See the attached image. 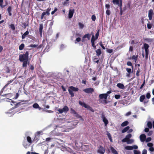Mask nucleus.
I'll use <instances>...</instances> for the list:
<instances>
[{
	"label": "nucleus",
	"instance_id": "obj_1",
	"mask_svg": "<svg viewBox=\"0 0 154 154\" xmlns=\"http://www.w3.org/2000/svg\"><path fill=\"white\" fill-rule=\"evenodd\" d=\"M29 55L28 51H26L25 54H20L19 56V60L20 62H23L22 66L23 67H26L27 64L29 63L28 62Z\"/></svg>",
	"mask_w": 154,
	"mask_h": 154
},
{
	"label": "nucleus",
	"instance_id": "obj_2",
	"mask_svg": "<svg viewBox=\"0 0 154 154\" xmlns=\"http://www.w3.org/2000/svg\"><path fill=\"white\" fill-rule=\"evenodd\" d=\"M112 92V91H107L106 93L100 94L99 96V99L98 101L100 103H102V99H107L108 94H110Z\"/></svg>",
	"mask_w": 154,
	"mask_h": 154
},
{
	"label": "nucleus",
	"instance_id": "obj_3",
	"mask_svg": "<svg viewBox=\"0 0 154 154\" xmlns=\"http://www.w3.org/2000/svg\"><path fill=\"white\" fill-rule=\"evenodd\" d=\"M79 104L82 106L84 107L87 109L89 110L91 112H94V111L92 108L90 106L87 105L85 103L82 102L81 101H79Z\"/></svg>",
	"mask_w": 154,
	"mask_h": 154
},
{
	"label": "nucleus",
	"instance_id": "obj_4",
	"mask_svg": "<svg viewBox=\"0 0 154 154\" xmlns=\"http://www.w3.org/2000/svg\"><path fill=\"white\" fill-rule=\"evenodd\" d=\"M143 45L145 51L146 58H147L148 57V55L149 52V50L148 49L149 45L148 44L146 43L144 44Z\"/></svg>",
	"mask_w": 154,
	"mask_h": 154
},
{
	"label": "nucleus",
	"instance_id": "obj_5",
	"mask_svg": "<svg viewBox=\"0 0 154 154\" xmlns=\"http://www.w3.org/2000/svg\"><path fill=\"white\" fill-rule=\"evenodd\" d=\"M69 109L68 106H65L62 109H59L58 111L60 113H62L63 112H67L69 110Z\"/></svg>",
	"mask_w": 154,
	"mask_h": 154
},
{
	"label": "nucleus",
	"instance_id": "obj_6",
	"mask_svg": "<svg viewBox=\"0 0 154 154\" xmlns=\"http://www.w3.org/2000/svg\"><path fill=\"white\" fill-rule=\"evenodd\" d=\"M51 10V8H48L46 10V11L43 12L41 15V19H43L44 16L46 14H47L48 16H49L50 15V11Z\"/></svg>",
	"mask_w": 154,
	"mask_h": 154
},
{
	"label": "nucleus",
	"instance_id": "obj_7",
	"mask_svg": "<svg viewBox=\"0 0 154 154\" xmlns=\"http://www.w3.org/2000/svg\"><path fill=\"white\" fill-rule=\"evenodd\" d=\"M83 91L87 94L92 93L94 91V89L93 88H89L84 89Z\"/></svg>",
	"mask_w": 154,
	"mask_h": 154
},
{
	"label": "nucleus",
	"instance_id": "obj_8",
	"mask_svg": "<svg viewBox=\"0 0 154 154\" xmlns=\"http://www.w3.org/2000/svg\"><path fill=\"white\" fill-rule=\"evenodd\" d=\"M97 152L100 154H104L105 152V149L102 146H100L97 150Z\"/></svg>",
	"mask_w": 154,
	"mask_h": 154
},
{
	"label": "nucleus",
	"instance_id": "obj_9",
	"mask_svg": "<svg viewBox=\"0 0 154 154\" xmlns=\"http://www.w3.org/2000/svg\"><path fill=\"white\" fill-rule=\"evenodd\" d=\"M112 3L114 4H116L117 5H118L121 8L122 5V3L121 0V1L120 3L119 2V0H113Z\"/></svg>",
	"mask_w": 154,
	"mask_h": 154
},
{
	"label": "nucleus",
	"instance_id": "obj_10",
	"mask_svg": "<svg viewBox=\"0 0 154 154\" xmlns=\"http://www.w3.org/2000/svg\"><path fill=\"white\" fill-rule=\"evenodd\" d=\"M101 118L103 119V121L105 124V125L106 126L109 123L108 121L105 117L104 115L103 114L102 115Z\"/></svg>",
	"mask_w": 154,
	"mask_h": 154
},
{
	"label": "nucleus",
	"instance_id": "obj_11",
	"mask_svg": "<svg viewBox=\"0 0 154 154\" xmlns=\"http://www.w3.org/2000/svg\"><path fill=\"white\" fill-rule=\"evenodd\" d=\"M153 14V11L152 9H150L148 11V17L149 19L151 20L152 19Z\"/></svg>",
	"mask_w": 154,
	"mask_h": 154
},
{
	"label": "nucleus",
	"instance_id": "obj_12",
	"mask_svg": "<svg viewBox=\"0 0 154 154\" xmlns=\"http://www.w3.org/2000/svg\"><path fill=\"white\" fill-rule=\"evenodd\" d=\"M74 12V9H70L69 11L68 16L69 18H71L73 16Z\"/></svg>",
	"mask_w": 154,
	"mask_h": 154
},
{
	"label": "nucleus",
	"instance_id": "obj_13",
	"mask_svg": "<svg viewBox=\"0 0 154 154\" xmlns=\"http://www.w3.org/2000/svg\"><path fill=\"white\" fill-rule=\"evenodd\" d=\"M140 139L141 142H143L145 140L146 136L144 134H142L140 136Z\"/></svg>",
	"mask_w": 154,
	"mask_h": 154
},
{
	"label": "nucleus",
	"instance_id": "obj_14",
	"mask_svg": "<svg viewBox=\"0 0 154 154\" xmlns=\"http://www.w3.org/2000/svg\"><path fill=\"white\" fill-rule=\"evenodd\" d=\"M6 87H5L4 86L3 87L2 89L0 91V96H3V97H5L8 94H4L3 95H2V93L4 92V91L5 89V88H6Z\"/></svg>",
	"mask_w": 154,
	"mask_h": 154
},
{
	"label": "nucleus",
	"instance_id": "obj_15",
	"mask_svg": "<svg viewBox=\"0 0 154 154\" xmlns=\"http://www.w3.org/2000/svg\"><path fill=\"white\" fill-rule=\"evenodd\" d=\"M119 88L122 89H124L125 88V87L124 85L120 83H118L116 85Z\"/></svg>",
	"mask_w": 154,
	"mask_h": 154
},
{
	"label": "nucleus",
	"instance_id": "obj_16",
	"mask_svg": "<svg viewBox=\"0 0 154 154\" xmlns=\"http://www.w3.org/2000/svg\"><path fill=\"white\" fill-rule=\"evenodd\" d=\"M12 8L11 6H9L7 9V11L9 14V16L12 15V13L11 11H12Z\"/></svg>",
	"mask_w": 154,
	"mask_h": 154
},
{
	"label": "nucleus",
	"instance_id": "obj_17",
	"mask_svg": "<svg viewBox=\"0 0 154 154\" xmlns=\"http://www.w3.org/2000/svg\"><path fill=\"white\" fill-rule=\"evenodd\" d=\"M43 28V25L42 24H40L39 25V32L41 36L42 35V29Z\"/></svg>",
	"mask_w": 154,
	"mask_h": 154
},
{
	"label": "nucleus",
	"instance_id": "obj_18",
	"mask_svg": "<svg viewBox=\"0 0 154 154\" xmlns=\"http://www.w3.org/2000/svg\"><path fill=\"white\" fill-rule=\"evenodd\" d=\"M95 52L96 53V55L98 57L101 54V50L100 48L96 50Z\"/></svg>",
	"mask_w": 154,
	"mask_h": 154
},
{
	"label": "nucleus",
	"instance_id": "obj_19",
	"mask_svg": "<svg viewBox=\"0 0 154 154\" xmlns=\"http://www.w3.org/2000/svg\"><path fill=\"white\" fill-rule=\"evenodd\" d=\"M91 34L89 33L86 34L84 35V38H87L88 40H89L90 39Z\"/></svg>",
	"mask_w": 154,
	"mask_h": 154
},
{
	"label": "nucleus",
	"instance_id": "obj_20",
	"mask_svg": "<svg viewBox=\"0 0 154 154\" xmlns=\"http://www.w3.org/2000/svg\"><path fill=\"white\" fill-rule=\"evenodd\" d=\"M145 99V96L144 95H141L139 98L140 101V102H143L144 100Z\"/></svg>",
	"mask_w": 154,
	"mask_h": 154
},
{
	"label": "nucleus",
	"instance_id": "obj_21",
	"mask_svg": "<svg viewBox=\"0 0 154 154\" xmlns=\"http://www.w3.org/2000/svg\"><path fill=\"white\" fill-rule=\"evenodd\" d=\"M29 33V32L28 31V30L26 31L23 35H22L21 37L22 39H24L25 38L26 36L28 35Z\"/></svg>",
	"mask_w": 154,
	"mask_h": 154
},
{
	"label": "nucleus",
	"instance_id": "obj_22",
	"mask_svg": "<svg viewBox=\"0 0 154 154\" xmlns=\"http://www.w3.org/2000/svg\"><path fill=\"white\" fill-rule=\"evenodd\" d=\"M70 88L74 91H79V88H77L73 86H71L69 87Z\"/></svg>",
	"mask_w": 154,
	"mask_h": 154
},
{
	"label": "nucleus",
	"instance_id": "obj_23",
	"mask_svg": "<svg viewBox=\"0 0 154 154\" xmlns=\"http://www.w3.org/2000/svg\"><path fill=\"white\" fill-rule=\"evenodd\" d=\"M68 91L69 94L71 95V97H72L74 96V93L73 92V91L71 90V88H69L68 89Z\"/></svg>",
	"mask_w": 154,
	"mask_h": 154
},
{
	"label": "nucleus",
	"instance_id": "obj_24",
	"mask_svg": "<svg viewBox=\"0 0 154 154\" xmlns=\"http://www.w3.org/2000/svg\"><path fill=\"white\" fill-rule=\"evenodd\" d=\"M130 128V127L127 126L124 128L122 131V133H124L127 132Z\"/></svg>",
	"mask_w": 154,
	"mask_h": 154
},
{
	"label": "nucleus",
	"instance_id": "obj_25",
	"mask_svg": "<svg viewBox=\"0 0 154 154\" xmlns=\"http://www.w3.org/2000/svg\"><path fill=\"white\" fill-rule=\"evenodd\" d=\"M70 113L73 114L75 115L76 116L78 115V114L75 112V110L72 108L70 109Z\"/></svg>",
	"mask_w": 154,
	"mask_h": 154
},
{
	"label": "nucleus",
	"instance_id": "obj_26",
	"mask_svg": "<svg viewBox=\"0 0 154 154\" xmlns=\"http://www.w3.org/2000/svg\"><path fill=\"white\" fill-rule=\"evenodd\" d=\"M33 107L35 109H41V108L40 107L38 104L36 103L33 104Z\"/></svg>",
	"mask_w": 154,
	"mask_h": 154
},
{
	"label": "nucleus",
	"instance_id": "obj_27",
	"mask_svg": "<svg viewBox=\"0 0 154 154\" xmlns=\"http://www.w3.org/2000/svg\"><path fill=\"white\" fill-rule=\"evenodd\" d=\"M46 41L45 40H44L42 41V43L39 45V48L44 47L45 46V44H46Z\"/></svg>",
	"mask_w": 154,
	"mask_h": 154
},
{
	"label": "nucleus",
	"instance_id": "obj_28",
	"mask_svg": "<svg viewBox=\"0 0 154 154\" xmlns=\"http://www.w3.org/2000/svg\"><path fill=\"white\" fill-rule=\"evenodd\" d=\"M128 124V121H126L122 123L121 125L122 127H124L127 125Z\"/></svg>",
	"mask_w": 154,
	"mask_h": 154
},
{
	"label": "nucleus",
	"instance_id": "obj_29",
	"mask_svg": "<svg viewBox=\"0 0 154 154\" xmlns=\"http://www.w3.org/2000/svg\"><path fill=\"white\" fill-rule=\"evenodd\" d=\"M111 149L112 153L114 154H118V152L113 147H111Z\"/></svg>",
	"mask_w": 154,
	"mask_h": 154
},
{
	"label": "nucleus",
	"instance_id": "obj_30",
	"mask_svg": "<svg viewBox=\"0 0 154 154\" xmlns=\"http://www.w3.org/2000/svg\"><path fill=\"white\" fill-rule=\"evenodd\" d=\"M25 47V45L23 43L21 44L19 46L20 50H22Z\"/></svg>",
	"mask_w": 154,
	"mask_h": 154
},
{
	"label": "nucleus",
	"instance_id": "obj_31",
	"mask_svg": "<svg viewBox=\"0 0 154 154\" xmlns=\"http://www.w3.org/2000/svg\"><path fill=\"white\" fill-rule=\"evenodd\" d=\"M138 55L135 56L134 55H133L131 57V59L133 60H134L136 62L138 58Z\"/></svg>",
	"mask_w": 154,
	"mask_h": 154
},
{
	"label": "nucleus",
	"instance_id": "obj_32",
	"mask_svg": "<svg viewBox=\"0 0 154 154\" xmlns=\"http://www.w3.org/2000/svg\"><path fill=\"white\" fill-rule=\"evenodd\" d=\"M27 141L30 144L32 143V140L31 137L29 136H27L26 137Z\"/></svg>",
	"mask_w": 154,
	"mask_h": 154
},
{
	"label": "nucleus",
	"instance_id": "obj_33",
	"mask_svg": "<svg viewBox=\"0 0 154 154\" xmlns=\"http://www.w3.org/2000/svg\"><path fill=\"white\" fill-rule=\"evenodd\" d=\"M125 148L126 150H131L133 149L132 146H126Z\"/></svg>",
	"mask_w": 154,
	"mask_h": 154
},
{
	"label": "nucleus",
	"instance_id": "obj_34",
	"mask_svg": "<svg viewBox=\"0 0 154 154\" xmlns=\"http://www.w3.org/2000/svg\"><path fill=\"white\" fill-rule=\"evenodd\" d=\"M14 81V79H11L5 85V87H7L8 85Z\"/></svg>",
	"mask_w": 154,
	"mask_h": 154
},
{
	"label": "nucleus",
	"instance_id": "obj_35",
	"mask_svg": "<svg viewBox=\"0 0 154 154\" xmlns=\"http://www.w3.org/2000/svg\"><path fill=\"white\" fill-rule=\"evenodd\" d=\"M147 125L149 128H151L152 127V123L150 122H148L147 123Z\"/></svg>",
	"mask_w": 154,
	"mask_h": 154
},
{
	"label": "nucleus",
	"instance_id": "obj_36",
	"mask_svg": "<svg viewBox=\"0 0 154 154\" xmlns=\"http://www.w3.org/2000/svg\"><path fill=\"white\" fill-rule=\"evenodd\" d=\"M95 40L96 39H95V38L94 35H92L91 39V43L94 42Z\"/></svg>",
	"mask_w": 154,
	"mask_h": 154
},
{
	"label": "nucleus",
	"instance_id": "obj_37",
	"mask_svg": "<svg viewBox=\"0 0 154 154\" xmlns=\"http://www.w3.org/2000/svg\"><path fill=\"white\" fill-rule=\"evenodd\" d=\"M93 61L94 62H95L96 63L98 64L99 62V60L97 57H95L93 59Z\"/></svg>",
	"mask_w": 154,
	"mask_h": 154
},
{
	"label": "nucleus",
	"instance_id": "obj_38",
	"mask_svg": "<svg viewBox=\"0 0 154 154\" xmlns=\"http://www.w3.org/2000/svg\"><path fill=\"white\" fill-rule=\"evenodd\" d=\"M79 25L80 28L81 29H83L84 26V25L80 22L79 23Z\"/></svg>",
	"mask_w": 154,
	"mask_h": 154
},
{
	"label": "nucleus",
	"instance_id": "obj_39",
	"mask_svg": "<svg viewBox=\"0 0 154 154\" xmlns=\"http://www.w3.org/2000/svg\"><path fill=\"white\" fill-rule=\"evenodd\" d=\"M11 28L13 30H14L15 29V26L13 24H11L10 25Z\"/></svg>",
	"mask_w": 154,
	"mask_h": 154
},
{
	"label": "nucleus",
	"instance_id": "obj_40",
	"mask_svg": "<svg viewBox=\"0 0 154 154\" xmlns=\"http://www.w3.org/2000/svg\"><path fill=\"white\" fill-rule=\"evenodd\" d=\"M134 142V140L133 139H128V140L127 144H131L133 143Z\"/></svg>",
	"mask_w": 154,
	"mask_h": 154
},
{
	"label": "nucleus",
	"instance_id": "obj_41",
	"mask_svg": "<svg viewBox=\"0 0 154 154\" xmlns=\"http://www.w3.org/2000/svg\"><path fill=\"white\" fill-rule=\"evenodd\" d=\"M100 32V30L99 29L97 31L96 34H95V39H97L99 36V33Z\"/></svg>",
	"mask_w": 154,
	"mask_h": 154
},
{
	"label": "nucleus",
	"instance_id": "obj_42",
	"mask_svg": "<svg viewBox=\"0 0 154 154\" xmlns=\"http://www.w3.org/2000/svg\"><path fill=\"white\" fill-rule=\"evenodd\" d=\"M3 0H0V6L2 8H3L5 7L4 5H3Z\"/></svg>",
	"mask_w": 154,
	"mask_h": 154
},
{
	"label": "nucleus",
	"instance_id": "obj_43",
	"mask_svg": "<svg viewBox=\"0 0 154 154\" xmlns=\"http://www.w3.org/2000/svg\"><path fill=\"white\" fill-rule=\"evenodd\" d=\"M106 51L107 52L109 53H111L113 52V50L112 49H110L108 48H106Z\"/></svg>",
	"mask_w": 154,
	"mask_h": 154
},
{
	"label": "nucleus",
	"instance_id": "obj_44",
	"mask_svg": "<svg viewBox=\"0 0 154 154\" xmlns=\"http://www.w3.org/2000/svg\"><path fill=\"white\" fill-rule=\"evenodd\" d=\"M146 97L147 99H149L150 98L151 94L150 92H148L146 93Z\"/></svg>",
	"mask_w": 154,
	"mask_h": 154
},
{
	"label": "nucleus",
	"instance_id": "obj_45",
	"mask_svg": "<svg viewBox=\"0 0 154 154\" xmlns=\"http://www.w3.org/2000/svg\"><path fill=\"white\" fill-rule=\"evenodd\" d=\"M140 69L139 68H138L137 70V71L136 73V76H138V77L139 76V75H140L139 73L140 72Z\"/></svg>",
	"mask_w": 154,
	"mask_h": 154
},
{
	"label": "nucleus",
	"instance_id": "obj_46",
	"mask_svg": "<svg viewBox=\"0 0 154 154\" xmlns=\"http://www.w3.org/2000/svg\"><path fill=\"white\" fill-rule=\"evenodd\" d=\"M132 135L131 134H129L128 135H127L126 137L125 138L128 140V139H129L131 137Z\"/></svg>",
	"mask_w": 154,
	"mask_h": 154
},
{
	"label": "nucleus",
	"instance_id": "obj_47",
	"mask_svg": "<svg viewBox=\"0 0 154 154\" xmlns=\"http://www.w3.org/2000/svg\"><path fill=\"white\" fill-rule=\"evenodd\" d=\"M49 46L48 45V43H47V45L46 46V48H45V50L46 51H48L49 50Z\"/></svg>",
	"mask_w": 154,
	"mask_h": 154
},
{
	"label": "nucleus",
	"instance_id": "obj_48",
	"mask_svg": "<svg viewBox=\"0 0 154 154\" xmlns=\"http://www.w3.org/2000/svg\"><path fill=\"white\" fill-rule=\"evenodd\" d=\"M127 65L129 66H131L133 68V66L132 63L130 61H128L127 63Z\"/></svg>",
	"mask_w": 154,
	"mask_h": 154
},
{
	"label": "nucleus",
	"instance_id": "obj_49",
	"mask_svg": "<svg viewBox=\"0 0 154 154\" xmlns=\"http://www.w3.org/2000/svg\"><path fill=\"white\" fill-rule=\"evenodd\" d=\"M126 71L129 73H131V72H132L133 71H131V69L130 68H127L126 69Z\"/></svg>",
	"mask_w": 154,
	"mask_h": 154
},
{
	"label": "nucleus",
	"instance_id": "obj_50",
	"mask_svg": "<svg viewBox=\"0 0 154 154\" xmlns=\"http://www.w3.org/2000/svg\"><path fill=\"white\" fill-rule=\"evenodd\" d=\"M134 154H140V151L136 150H134Z\"/></svg>",
	"mask_w": 154,
	"mask_h": 154
},
{
	"label": "nucleus",
	"instance_id": "obj_51",
	"mask_svg": "<svg viewBox=\"0 0 154 154\" xmlns=\"http://www.w3.org/2000/svg\"><path fill=\"white\" fill-rule=\"evenodd\" d=\"M121 97V95L119 94H116L115 95V97L117 99H119Z\"/></svg>",
	"mask_w": 154,
	"mask_h": 154
},
{
	"label": "nucleus",
	"instance_id": "obj_52",
	"mask_svg": "<svg viewBox=\"0 0 154 154\" xmlns=\"http://www.w3.org/2000/svg\"><path fill=\"white\" fill-rule=\"evenodd\" d=\"M91 19L93 21H95L96 19V17L94 14L93 15L91 16Z\"/></svg>",
	"mask_w": 154,
	"mask_h": 154
},
{
	"label": "nucleus",
	"instance_id": "obj_53",
	"mask_svg": "<svg viewBox=\"0 0 154 154\" xmlns=\"http://www.w3.org/2000/svg\"><path fill=\"white\" fill-rule=\"evenodd\" d=\"M147 26L148 29H150L152 28V25L151 24L148 23L147 24Z\"/></svg>",
	"mask_w": 154,
	"mask_h": 154
},
{
	"label": "nucleus",
	"instance_id": "obj_54",
	"mask_svg": "<svg viewBox=\"0 0 154 154\" xmlns=\"http://www.w3.org/2000/svg\"><path fill=\"white\" fill-rule=\"evenodd\" d=\"M23 144L24 147L26 148H27V144L26 143V142L25 141H24L23 142Z\"/></svg>",
	"mask_w": 154,
	"mask_h": 154
},
{
	"label": "nucleus",
	"instance_id": "obj_55",
	"mask_svg": "<svg viewBox=\"0 0 154 154\" xmlns=\"http://www.w3.org/2000/svg\"><path fill=\"white\" fill-rule=\"evenodd\" d=\"M104 100H102V103H105L106 104H107L108 103V102L107 100V99H104Z\"/></svg>",
	"mask_w": 154,
	"mask_h": 154
},
{
	"label": "nucleus",
	"instance_id": "obj_56",
	"mask_svg": "<svg viewBox=\"0 0 154 154\" xmlns=\"http://www.w3.org/2000/svg\"><path fill=\"white\" fill-rule=\"evenodd\" d=\"M57 10V8H54V10L52 11L51 12V14L52 15H53L54 14V13Z\"/></svg>",
	"mask_w": 154,
	"mask_h": 154
},
{
	"label": "nucleus",
	"instance_id": "obj_57",
	"mask_svg": "<svg viewBox=\"0 0 154 154\" xmlns=\"http://www.w3.org/2000/svg\"><path fill=\"white\" fill-rule=\"evenodd\" d=\"M147 145L149 147H152V146H153V144L152 143H147Z\"/></svg>",
	"mask_w": 154,
	"mask_h": 154
},
{
	"label": "nucleus",
	"instance_id": "obj_58",
	"mask_svg": "<svg viewBox=\"0 0 154 154\" xmlns=\"http://www.w3.org/2000/svg\"><path fill=\"white\" fill-rule=\"evenodd\" d=\"M21 104V103L20 102H19L17 103H16L15 104V108H17L19 106H20Z\"/></svg>",
	"mask_w": 154,
	"mask_h": 154
},
{
	"label": "nucleus",
	"instance_id": "obj_59",
	"mask_svg": "<svg viewBox=\"0 0 154 154\" xmlns=\"http://www.w3.org/2000/svg\"><path fill=\"white\" fill-rule=\"evenodd\" d=\"M36 136H35L34 137V138L33 140V141H36V142H37L38 140V137H37Z\"/></svg>",
	"mask_w": 154,
	"mask_h": 154
},
{
	"label": "nucleus",
	"instance_id": "obj_60",
	"mask_svg": "<svg viewBox=\"0 0 154 154\" xmlns=\"http://www.w3.org/2000/svg\"><path fill=\"white\" fill-rule=\"evenodd\" d=\"M22 24L24 26V28H26V27L27 26H29L28 23L27 24H26V23L24 22V23H23Z\"/></svg>",
	"mask_w": 154,
	"mask_h": 154
},
{
	"label": "nucleus",
	"instance_id": "obj_61",
	"mask_svg": "<svg viewBox=\"0 0 154 154\" xmlns=\"http://www.w3.org/2000/svg\"><path fill=\"white\" fill-rule=\"evenodd\" d=\"M37 46V45L31 44L30 45L29 47L32 48H35Z\"/></svg>",
	"mask_w": 154,
	"mask_h": 154
},
{
	"label": "nucleus",
	"instance_id": "obj_62",
	"mask_svg": "<svg viewBox=\"0 0 154 154\" xmlns=\"http://www.w3.org/2000/svg\"><path fill=\"white\" fill-rule=\"evenodd\" d=\"M106 14H107L108 16L110 14V11L109 10H107L106 11Z\"/></svg>",
	"mask_w": 154,
	"mask_h": 154
},
{
	"label": "nucleus",
	"instance_id": "obj_63",
	"mask_svg": "<svg viewBox=\"0 0 154 154\" xmlns=\"http://www.w3.org/2000/svg\"><path fill=\"white\" fill-rule=\"evenodd\" d=\"M151 140V138L150 137H148L146 140V142H148L150 141Z\"/></svg>",
	"mask_w": 154,
	"mask_h": 154
},
{
	"label": "nucleus",
	"instance_id": "obj_64",
	"mask_svg": "<svg viewBox=\"0 0 154 154\" xmlns=\"http://www.w3.org/2000/svg\"><path fill=\"white\" fill-rule=\"evenodd\" d=\"M81 41V38L80 37L77 38L75 40V41L77 42H79Z\"/></svg>",
	"mask_w": 154,
	"mask_h": 154
}]
</instances>
